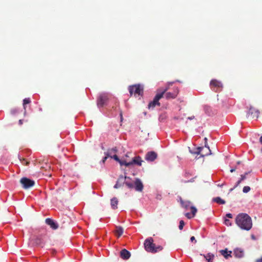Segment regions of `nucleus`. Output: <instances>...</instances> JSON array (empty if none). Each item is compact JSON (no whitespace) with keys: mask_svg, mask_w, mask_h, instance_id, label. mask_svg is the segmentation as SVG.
I'll use <instances>...</instances> for the list:
<instances>
[{"mask_svg":"<svg viewBox=\"0 0 262 262\" xmlns=\"http://www.w3.org/2000/svg\"><path fill=\"white\" fill-rule=\"evenodd\" d=\"M235 223L241 229L247 231L250 230L252 227L251 218L246 213L238 214L235 218Z\"/></svg>","mask_w":262,"mask_h":262,"instance_id":"1","label":"nucleus"},{"mask_svg":"<svg viewBox=\"0 0 262 262\" xmlns=\"http://www.w3.org/2000/svg\"><path fill=\"white\" fill-rule=\"evenodd\" d=\"M144 245L145 250L148 252L156 253L163 249V247L161 246H156L154 243V239L151 237L146 239L144 242Z\"/></svg>","mask_w":262,"mask_h":262,"instance_id":"2","label":"nucleus"},{"mask_svg":"<svg viewBox=\"0 0 262 262\" xmlns=\"http://www.w3.org/2000/svg\"><path fill=\"white\" fill-rule=\"evenodd\" d=\"M168 89V87L165 89L161 88L158 90V93L155 96L153 101L150 102L148 104V108H154L156 105L160 106L159 100L163 97L164 94Z\"/></svg>","mask_w":262,"mask_h":262,"instance_id":"3","label":"nucleus"},{"mask_svg":"<svg viewBox=\"0 0 262 262\" xmlns=\"http://www.w3.org/2000/svg\"><path fill=\"white\" fill-rule=\"evenodd\" d=\"M20 184L23 188L28 189L35 185V182L26 177H24L20 180Z\"/></svg>","mask_w":262,"mask_h":262,"instance_id":"4","label":"nucleus"},{"mask_svg":"<svg viewBox=\"0 0 262 262\" xmlns=\"http://www.w3.org/2000/svg\"><path fill=\"white\" fill-rule=\"evenodd\" d=\"M128 90L130 95H132L133 94L140 95L143 92V89L139 84L129 86Z\"/></svg>","mask_w":262,"mask_h":262,"instance_id":"5","label":"nucleus"},{"mask_svg":"<svg viewBox=\"0 0 262 262\" xmlns=\"http://www.w3.org/2000/svg\"><path fill=\"white\" fill-rule=\"evenodd\" d=\"M196 154H200L202 157H204L211 154V150L208 146L205 144V147H199L196 148V151L194 152Z\"/></svg>","mask_w":262,"mask_h":262,"instance_id":"6","label":"nucleus"},{"mask_svg":"<svg viewBox=\"0 0 262 262\" xmlns=\"http://www.w3.org/2000/svg\"><path fill=\"white\" fill-rule=\"evenodd\" d=\"M179 90L178 88H175L173 89L172 92H168L167 91L164 94L163 97H165L166 99L169 100L171 99H174L179 94Z\"/></svg>","mask_w":262,"mask_h":262,"instance_id":"7","label":"nucleus"},{"mask_svg":"<svg viewBox=\"0 0 262 262\" xmlns=\"http://www.w3.org/2000/svg\"><path fill=\"white\" fill-rule=\"evenodd\" d=\"M210 85L211 89L215 91L221 90L223 87L222 83L216 79L212 80L210 81Z\"/></svg>","mask_w":262,"mask_h":262,"instance_id":"8","label":"nucleus"},{"mask_svg":"<svg viewBox=\"0 0 262 262\" xmlns=\"http://www.w3.org/2000/svg\"><path fill=\"white\" fill-rule=\"evenodd\" d=\"M126 179H129V177L124 176L123 175H120L117 182L116 184L114 185V187L116 189H117L118 188H120L123 186L124 184H125V180Z\"/></svg>","mask_w":262,"mask_h":262,"instance_id":"9","label":"nucleus"},{"mask_svg":"<svg viewBox=\"0 0 262 262\" xmlns=\"http://www.w3.org/2000/svg\"><path fill=\"white\" fill-rule=\"evenodd\" d=\"M108 100V95L106 93L101 94L99 96L97 100V105L98 106H103Z\"/></svg>","mask_w":262,"mask_h":262,"instance_id":"10","label":"nucleus"},{"mask_svg":"<svg viewBox=\"0 0 262 262\" xmlns=\"http://www.w3.org/2000/svg\"><path fill=\"white\" fill-rule=\"evenodd\" d=\"M259 114L260 112L259 110L255 108L252 106H250V107L249 109L247 115L248 116L250 115L252 118H255L257 119L259 117Z\"/></svg>","mask_w":262,"mask_h":262,"instance_id":"11","label":"nucleus"},{"mask_svg":"<svg viewBox=\"0 0 262 262\" xmlns=\"http://www.w3.org/2000/svg\"><path fill=\"white\" fill-rule=\"evenodd\" d=\"M157 158V154L154 151H151L148 152L145 157V159L147 161L152 162Z\"/></svg>","mask_w":262,"mask_h":262,"instance_id":"12","label":"nucleus"},{"mask_svg":"<svg viewBox=\"0 0 262 262\" xmlns=\"http://www.w3.org/2000/svg\"><path fill=\"white\" fill-rule=\"evenodd\" d=\"M143 160L139 156L134 157L133 160L128 162V163L126 164L127 165H131L133 164L137 165L138 166H141Z\"/></svg>","mask_w":262,"mask_h":262,"instance_id":"13","label":"nucleus"},{"mask_svg":"<svg viewBox=\"0 0 262 262\" xmlns=\"http://www.w3.org/2000/svg\"><path fill=\"white\" fill-rule=\"evenodd\" d=\"M134 184L136 191L141 192L143 190V185L140 179H136Z\"/></svg>","mask_w":262,"mask_h":262,"instance_id":"14","label":"nucleus"},{"mask_svg":"<svg viewBox=\"0 0 262 262\" xmlns=\"http://www.w3.org/2000/svg\"><path fill=\"white\" fill-rule=\"evenodd\" d=\"M46 223L54 230L57 229L58 228L57 224L51 219L48 218L46 219Z\"/></svg>","mask_w":262,"mask_h":262,"instance_id":"15","label":"nucleus"},{"mask_svg":"<svg viewBox=\"0 0 262 262\" xmlns=\"http://www.w3.org/2000/svg\"><path fill=\"white\" fill-rule=\"evenodd\" d=\"M120 255L122 259L127 260L130 257V253L126 249H124L120 251Z\"/></svg>","mask_w":262,"mask_h":262,"instance_id":"16","label":"nucleus"},{"mask_svg":"<svg viewBox=\"0 0 262 262\" xmlns=\"http://www.w3.org/2000/svg\"><path fill=\"white\" fill-rule=\"evenodd\" d=\"M220 252L226 259H228L229 257H232L231 251H228L227 249L225 250H221Z\"/></svg>","mask_w":262,"mask_h":262,"instance_id":"17","label":"nucleus"},{"mask_svg":"<svg viewBox=\"0 0 262 262\" xmlns=\"http://www.w3.org/2000/svg\"><path fill=\"white\" fill-rule=\"evenodd\" d=\"M124 229L121 226H116V230L115 231V235L118 237H120L123 233Z\"/></svg>","mask_w":262,"mask_h":262,"instance_id":"18","label":"nucleus"},{"mask_svg":"<svg viewBox=\"0 0 262 262\" xmlns=\"http://www.w3.org/2000/svg\"><path fill=\"white\" fill-rule=\"evenodd\" d=\"M180 203L182 207L187 209L190 207L191 202L189 201H184L182 199H180Z\"/></svg>","mask_w":262,"mask_h":262,"instance_id":"19","label":"nucleus"},{"mask_svg":"<svg viewBox=\"0 0 262 262\" xmlns=\"http://www.w3.org/2000/svg\"><path fill=\"white\" fill-rule=\"evenodd\" d=\"M234 255L237 258H242L244 256V252L241 249H236L234 251Z\"/></svg>","mask_w":262,"mask_h":262,"instance_id":"20","label":"nucleus"},{"mask_svg":"<svg viewBox=\"0 0 262 262\" xmlns=\"http://www.w3.org/2000/svg\"><path fill=\"white\" fill-rule=\"evenodd\" d=\"M118 200L117 198L114 197L111 200V205L113 209H116L118 207Z\"/></svg>","mask_w":262,"mask_h":262,"instance_id":"21","label":"nucleus"},{"mask_svg":"<svg viewBox=\"0 0 262 262\" xmlns=\"http://www.w3.org/2000/svg\"><path fill=\"white\" fill-rule=\"evenodd\" d=\"M248 174V172H246L244 174H242L241 176V179L239 180H238L235 185L234 186V187L233 188H231L230 189V191H232L234 188H235L236 187H237L239 184L240 183L242 182V181H244L245 179H246V175Z\"/></svg>","mask_w":262,"mask_h":262,"instance_id":"22","label":"nucleus"},{"mask_svg":"<svg viewBox=\"0 0 262 262\" xmlns=\"http://www.w3.org/2000/svg\"><path fill=\"white\" fill-rule=\"evenodd\" d=\"M203 256L207 261V262H213V259L214 258V254L209 253L206 255H203Z\"/></svg>","mask_w":262,"mask_h":262,"instance_id":"23","label":"nucleus"},{"mask_svg":"<svg viewBox=\"0 0 262 262\" xmlns=\"http://www.w3.org/2000/svg\"><path fill=\"white\" fill-rule=\"evenodd\" d=\"M125 185L129 188L133 189L134 187V184L131 179L125 180Z\"/></svg>","mask_w":262,"mask_h":262,"instance_id":"24","label":"nucleus"},{"mask_svg":"<svg viewBox=\"0 0 262 262\" xmlns=\"http://www.w3.org/2000/svg\"><path fill=\"white\" fill-rule=\"evenodd\" d=\"M213 201L220 204H225V201L220 197H216L213 199Z\"/></svg>","mask_w":262,"mask_h":262,"instance_id":"25","label":"nucleus"},{"mask_svg":"<svg viewBox=\"0 0 262 262\" xmlns=\"http://www.w3.org/2000/svg\"><path fill=\"white\" fill-rule=\"evenodd\" d=\"M34 242L35 244L38 245H41L42 244H43V240L41 237H36L34 239Z\"/></svg>","mask_w":262,"mask_h":262,"instance_id":"26","label":"nucleus"},{"mask_svg":"<svg viewBox=\"0 0 262 262\" xmlns=\"http://www.w3.org/2000/svg\"><path fill=\"white\" fill-rule=\"evenodd\" d=\"M30 102H31L30 99L29 98H25V99H24V100H23V105H24V108L25 110H26L25 105L27 104L30 103Z\"/></svg>","mask_w":262,"mask_h":262,"instance_id":"27","label":"nucleus"},{"mask_svg":"<svg viewBox=\"0 0 262 262\" xmlns=\"http://www.w3.org/2000/svg\"><path fill=\"white\" fill-rule=\"evenodd\" d=\"M18 158L23 165H28L29 164V162L26 161L25 159H23L21 158Z\"/></svg>","mask_w":262,"mask_h":262,"instance_id":"28","label":"nucleus"},{"mask_svg":"<svg viewBox=\"0 0 262 262\" xmlns=\"http://www.w3.org/2000/svg\"><path fill=\"white\" fill-rule=\"evenodd\" d=\"M190 209L191 210V212H192V215L193 216V217L195 215L196 213V211H197V209L195 207H194V206H191L190 207Z\"/></svg>","mask_w":262,"mask_h":262,"instance_id":"29","label":"nucleus"},{"mask_svg":"<svg viewBox=\"0 0 262 262\" xmlns=\"http://www.w3.org/2000/svg\"><path fill=\"white\" fill-rule=\"evenodd\" d=\"M251 188L249 186H244L243 189V191L244 193H248L250 191Z\"/></svg>","mask_w":262,"mask_h":262,"instance_id":"30","label":"nucleus"},{"mask_svg":"<svg viewBox=\"0 0 262 262\" xmlns=\"http://www.w3.org/2000/svg\"><path fill=\"white\" fill-rule=\"evenodd\" d=\"M117 151V149L116 147L113 148L110 150H108V152L107 153H108L110 155H111L113 152L116 153Z\"/></svg>","mask_w":262,"mask_h":262,"instance_id":"31","label":"nucleus"},{"mask_svg":"<svg viewBox=\"0 0 262 262\" xmlns=\"http://www.w3.org/2000/svg\"><path fill=\"white\" fill-rule=\"evenodd\" d=\"M184 225H185L184 222L183 220H181L180 221V224H179V229L180 230H182L183 227H184Z\"/></svg>","mask_w":262,"mask_h":262,"instance_id":"32","label":"nucleus"},{"mask_svg":"<svg viewBox=\"0 0 262 262\" xmlns=\"http://www.w3.org/2000/svg\"><path fill=\"white\" fill-rule=\"evenodd\" d=\"M121 165H124L126 166H129V165H127L126 164L128 163V162H126L125 160H120V162H118Z\"/></svg>","mask_w":262,"mask_h":262,"instance_id":"33","label":"nucleus"},{"mask_svg":"<svg viewBox=\"0 0 262 262\" xmlns=\"http://www.w3.org/2000/svg\"><path fill=\"white\" fill-rule=\"evenodd\" d=\"M224 224H225L226 225L228 226H231V225H232V224H231V222H230V220H228V219H225V220H224Z\"/></svg>","mask_w":262,"mask_h":262,"instance_id":"34","label":"nucleus"},{"mask_svg":"<svg viewBox=\"0 0 262 262\" xmlns=\"http://www.w3.org/2000/svg\"><path fill=\"white\" fill-rule=\"evenodd\" d=\"M110 157H111V158L114 159V160H115L117 162H120V160L119 159L118 157L116 155H114L113 156H111V155H110Z\"/></svg>","mask_w":262,"mask_h":262,"instance_id":"35","label":"nucleus"},{"mask_svg":"<svg viewBox=\"0 0 262 262\" xmlns=\"http://www.w3.org/2000/svg\"><path fill=\"white\" fill-rule=\"evenodd\" d=\"M105 157H104L103 159L102 160V162L103 163H104L105 161L106 160V159H107L108 157H109L110 156V154L108 153H106L105 154Z\"/></svg>","mask_w":262,"mask_h":262,"instance_id":"36","label":"nucleus"},{"mask_svg":"<svg viewBox=\"0 0 262 262\" xmlns=\"http://www.w3.org/2000/svg\"><path fill=\"white\" fill-rule=\"evenodd\" d=\"M68 222H69V218L68 216H66L64 218V220H63L62 223V225L65 224L66 223H68Z\"/></svg>","mask_w":262,"mask_h":262,"instance_id":"37","label":"nucleus"},{"mask_svg":"<svg viewBox=\"0 0 262 262\" xmlns=\"http://www.w3.org/2000/svg\"><path fill=\"white\" fill-rule=\"evenodd\" d=\"M185 216L188 218V219H191L192 217H193V216L192 215L190 214V213H186L185 214Z\"/></svg>","mask_w":262,"mask_h":262,"instance_id":"38","label":"nucleus"},{"mask_svg":"<svg viewBox=\"0 0 262 262\" xmlns=\"http://www.w3.org/2000/svg\"><path fill=\"white\" fill-rule=\"evenodd\" d=\"M226 216L228 218H232V214L229 213L226 214Z\"/></svg>","mask_w":262,"mask_h":262,"instance_id":"39","label":"nucleus"},{"mask_svg":"<svg viewBox=\"0 0 262 262\" xmlns=\"http://www.w3.org/2000/svg\"><path fill=\"white\" fill-rule=\"evenodd\" d=\"M190 241L191 242H193V241H194L195 243L196 242V241L195 240V237L194 236H192V237H190Z\"/></svg>","mask_w":262,"mask_h":262,"instance_id":"40","label":"nucleus"},{"mask_svg":"<svg viewBox=\"0 0 262 262\" xmlns=\"http://www.w3.org/2000/svg\"><path fill=\"white\" fill-rule=\"evenodd\" d=\"M256 262H262V256L256 260Z\"/></svg>","mask_w":262,"mask_h":262,"instance_id":"41","label":"nucleus"},{"mask_svg":"<svg viewBox=\"0 0 262 262\" xmlns=\"http://www.w3.org/2000/svg\"><path fill=\"white\" fill-rule=\"evenodd\" d=\"M194 181V178H192L189 181H185V183H187V182H192Z\"/></svg>","mask_w":262,"mask_h":262,"instance_id":"42","label":"nucleus"},{"mask_svg":"<svg viewBox=\"0 0 262 262\" xmlns=\"http://www.w3.org/2000/svg\"><path fill=\"white\" fill-rule=\"evenodd\" d=\"M120 117H121V121H122V119H123V117H122V112H120Z\"/></svg>","mask_w":262,"mask_h":262,"instance_id":"43","label":"nucleus"},{"mask_svg":"<svg viewBox=\"0 0 262 262\" xmlns=\"http://www.w3.org/2000/svg\"><path fill=\"white\" fill-rule=\"evenodd\" d=\"M194 118V116L188 118V119H190V120H192V119H193Z\"/></svg>","mask_w":262,"mask_h":262,"instance_id":"44","label":"nucleus"},{"mask_svg":"<svg viewBox=\"0 0 262 262\" xmlns=\"http://www.w3.org/2000/svg\"><path fill=\"white\" fill-rule=\"evenodd\" d=\"M235 169H236L235 168H232V169H231L230 170V172H234V171H235Z\"/></svg>","mask_w":262,"mask_h":262,"instance_id":"45","label":"nucleus"},{"mask_svg":"<svg viewBox=\"0 0 262 262\" xmlns=\"http://www.w3.org/2000/svg\"><path fill=\"white\" fill-rule=\"evenodd\" d=\"M259 142L262 144V136L259 138Z\"/></svg>","mask_w":262,"mask_h":262,"instance_id":"46","label":"nucleus"},{"mask_svg":"<svg viewBox=\"0 0 262 262\" xmlns=\"http://www.w3.org/2000/svg\"><path fill=\"white\" fill-rule=\"evenodd\" d=\"M19 124H23V120H19Z\"/></svg>","mask_w":262,"mask_h":262,"instance_id":"47","label":"nucleus"},{"mask_svg":"<svg viewBox=\"0 0 262 262\" xmlns=\"http://www.w3.org/2000/svg\"><path fill=\"white\" fill-rule=\"evenodd\" d=\"M15 111H11V114H12V115H15Z\"/></svg>","mask_w":262,"mask_h":262,"instance_id":"48","label":"nucleus"},{"mask_svg":"<svg viewBox=\"0 0 262 262\" xmlns=\"http://www.w3.org/2000/svg\"><path fill=\"white\" fill-rule=\"evenodd\" d=\"M223 184H220V185L219 184V185H218V186H220V187L223 186Z\"/></svg>","mask_w":262,"mask_h":262,"instance_id":"49","label":"nucleus"},{"mask_svg":"<svg viewBox=\"0 0 262 262\" xmlns=\"http://www.w3.org/2000/svg\"><path fill=\"white\" fill-rule=\"evenodd\" d=\"M240 163H241V162H240V161H238V162H237V164H240Z\"/></svg>","mask_w":262,"mask_h":262,"instance_id":"50","label":"nucleus"},{"mask_svg":"<svg viewBox=\"0 0 262 262\" xmlns=\"http://www.w3.org/2000/svg\"><path fill=\"white\" fill-rule=\"evenodd\" d=\"M125 156H126V157H129V156H128V154H126Z\"/></svg>","mask_w":262,"mask_h":262,"instance_id":"51","label":"nucleus"},{"mask_svg":"<svg viewBox=\"0 0 262 262\" xmlns=\"http://www.w3.org/2000/svg\"><path fill=\"white\" fill-rule=\"evenodd\" d=\"M205 141H207V138H205Z\"/></svg>","mask_w":262,"mask_h":262,"instance_id":"52","label":"nucleus"},{"mask_svg":"<svg viewBox=\"0 0 262 262\" xmlns=\"http://www.w3.org/2000/svg\"><path fill=\"white\" fill-rule=\"evenodd\" d=\"M261 152H262V148L261 149Z\"/></svg>","mask_w":262,"mask_h":262,"instance_id":"53","label":"nucleus"}]
</instances>
